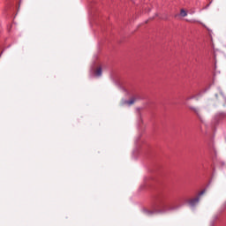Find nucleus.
Instances as JSON below:
<instances>
[{"mask_svg": "<svg viewBox=\"0 0 226 226\" xmlns=\"http://www.w3.org/2000/svg\"><path fill=\"white\" fill-rule=\"evenodd\" d=\"M194 96H192V97H188L186 100L189 101V100H193Z\"/></svg>", "mask_w": 226, "mask_h": 226, "instance_id": "7", "label": "nucleus"}, {"mask_svg": "<svg viewBox=\"0 0 226 226\" xmlns=\"http://www.w3.org/2000/svg\"><path fill=\"white\" fill-rule=\"evenodd\" d=\"M153 207V210H145L147 216H153V215H165V213L174 211L177 208L170 205L169 192L163 191H160L154 197Z\"/></svg>", "mask_w": 226, "mask_h": 226, "instance_id": "1", "label": "nucleus"}, {"mask_svg": "<svg viewBox=\"0 0 226 226\" xmlns=\"http://www.w3.org/2000/svg\"><path fill=\"white\" fill-rule=\"evenodd\" d=\"M189 109H191V110H193V112H195V114L199 117V116H200V112H199V109H197V108H195V107H189Z\"/></svg>", "mask_w": 226, "mask_h": 226, "instance_id": "5", "label": "nucleus"}, {"mask_svg": "<svg viewBox=\"0 0 226 226\" xmlns=\"http://www.w3.org/2000/svg\"><path fill=\"white\" fill-rule=\"evenodd\" d=\"M206 193V189L202 190L199 192L197 198L192 199L188 201V204L191 207H195L196 206H199V202H200V197Z\"/></svg>", "mask_w": 226, "mask_h": 226, "instance_id": "2", "label": "nucleus"}, {"mask_svg": "<svg viewBox=\"0 0 226 226\" xmlns=\"http://www.w3.org/2000/svg\"><path fill=\"white\" fill-rule=\"evenodd\" d=\"M137 100H140L139 96L137 97H132L130 100L123 99L121 105H133Z\"/></svg>", "mask_w": 226, "mask_h": 226, "instance_id": "3", "label": "nucleus"}, {"mask_svg": "<svg viewBox=\"0 0 226 226\" xmlns=\"http://www.w3.org/2000/svg\"><path fill=\"white\" fill-rule=\"evenodd\" d=\"M180 15L181 17H186V15H188V13L186 12V11H185L184 9H182L180 11Z\"/></svg>", "mask_w": 226, "mask_h": 226, "instance_id": "6", "label": "nucleus"}, {"mask_svg": "<svg viewBox=\"0 0 226 226\" xmlns=\"http://www.w3.org/2000/svg\"><path fill=\"white\" fill-rule=\"evenodd\" d=\"M102 67L97 68V70L95 71V77H102Z\"/></svg>", "mask_w": 226, "mask_h": 226, "instance_id": "4", "label": "nucleus"}]
</instances>
